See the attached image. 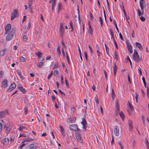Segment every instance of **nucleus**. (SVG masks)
I'll list each match as a JSON object with an SVG mask.
<instances>
[{
  "mask_svg": "<svg viewBox=\"0 0 149 149\" xmlns=\"http://www.w3.org/2000/svg\"><path fill=\"white\" fill-rule=\"evenodd\" d=\"M144 3V0H140L139 4L141 8L142 12H141L139 9L137 10L138 15L139 16L143 15L144 13L143 4Z\"/></svg>",
  "mask_w": 149,
  "mask_h": 149,
  "instance_id": "obj_1",
  "label": "nucleus"
},
{
  "mask_svg": "<svg viewBox=\"0 0 149 149\" xmlns=\"http://www.w3.org/2000/svg\"><path fill=\"white\" fill-rule=\"evenodd\" d=\"M15 30L12 29L6 36V40L7 41H9L11 40L13 38V35L15 33Z\"/></svg>",
  "mask_w": 149,
  "mask_h": 149,
  "instance_id": "obj_2",
  "label": "nucleus"
},
{
  "mask_svg": "<svg viewBox=\"0 0 149 149\" xmlns=\"http://www.w3.org/2000/svg\"><path fill=\"white\" fill-rule=\"evenodd\" d=\"M70 129L73 131H80L81 130L78 127L77 125L76 124H73L70 126Z\"/></svg>",
  "mask_w": 149,
  "mask_h": 149,
  "instance_id": "obj_3",
  "label": "nucleus"
},
{
  "mask_svg": "<svg viewBox=\"0 0 149 149\" xmlns=\"http://www.w3.org/2000/svg\"><path fill=\"white\" fill-rule=\"evenodd\" d=\"M63 24L61 23L60 24V28L59 33L62 38H63L64 36V29L63 26Z\"/></svg>",
  "mask_w": 149,
  "mask_h": 149,
  "instance_id": "obj_4",
  "label": "nucleus"
},
{
  "mask_svg": "<svg viewBox=\"0 0 149 149\" xmlns=\"http://www.w3.org/2000/svg\"><path fill=\"white\" fill-rule=\"evenodd\" d=\"M133 57L134 60L136 62H139V61H141L142 60V58H140L138 54H133Z\"/></svg>",
  "mask_w": 149,
  "mask_h": 149,
  "instance_id": "obj_5",
  "label": "nucleus"
},
{
  "mask_svg": "<svg viewBox=\"0 0 149 149\" xmlns=\"http://www.w3.org/2000/svg\"><path fill=\"white\" fill-rule=\"evenodd\" d=\"M11 26L10 24H8L6 25L5 28V34H7L9 32L11 29Z\"/></svg>",
  "mask_w": 149,
  "mask_h": 149,
  "instance_id": "obj_6",
  "label": "nucleus"
},
{
  "mask_svg": "<svg viewBox=\"0 0 149 149\" xmlns=\"http://www.w3.org/2000/svg\"><path fill=\"white\" fill-rule=\"evenodd\" d=\"M18 16V10H17L14 9V13L13 14L11 17V20H13L15 18Z\"/></svg>",
  "mask_w": 149,
  "mask_h": 149,
  "instance_id": "obj_7",
  "label": "nucleus"
},
{
  "mask_svg": "<svg viewBox=\"0 0 149 149\" xmlns=\"http://www.w3.org/2000/svg\"><path fill=\"white\" fill-rule=\"evenodd\" d=\"M75 117L69 118L67 119L66 122L67 123H72L75 122L76 120Z\"/></svg>",
  "mask_w": 149,
  "mask_h": 149,
  "instance_id": "obj_8",
  "label": "nucleus"
},
{
  "mask_svg": "<svg viewBox=\"0 0 149 149\" xmlns=\"http://www.w3.org/2000/svg\"><path fill=\"white\" fill-rule=\"evenodd\" d=\"M114 131L115 135L116 136H118L119 135V130L117 126H114Z\"/></svg>",
  "mask_w": 149,
  "mask_h": 149,
  "instance_id": "obj_9",
  "label": "nucleus"
},
{
  "mask_svg": "<svg viewBox=\"0 0 149 149\" xmlns=\"http://www.w3.org/2000/svg\"><path fill=\"white\" fill-rule=\"evenodd\" d=\"M16 86V84L15 83L11 84L10 87H9L8 89V91L10 92L11 91L13 90L15 88Z\"/></svg>",
  "mask_w": 149,
  "mask_h": 149,
  "instance_id": "obj_10",
  "label": "nucleus"
},
{
  "mask_svg": "<svg viewBox=\"0 0 149 149\" xmlns=\"http://www.w3.org/2000/svg\"><path fill=\"white\" fill-rule=\"evenodd\" d=\"M8 82L7 79H5L2 82V84L4 88H6L8 86Z\"/></svg>",
  "mask_w": 149,
  "mask_h": 149,
  "instance_id": "obj_11",
  "label": "nucleus"
},
{
  "mask_svg": "<svg viewBox=\"0 0 149 149\" xmlns=\"http://www.w3.org/2000/svg\"><path fill=\"white\" fill-rule=\"evenodd\" d=\"M6 115V111H0V118L4 117Z\"/></svg>",
  "mask_w": 149,
  "mask_h": 149,
  "instance_id": "obj_12",
  "label": "nucleus"
},
{
  "mask_svg": "<svg viewBox=\"0 0 149 149\" xmlns=\"http://www.w3.org/2000/svg\"><path fill=\"white\" fill-rule=\"evenodd\" d=\"M9 142V140L8 138H5L3 139V143L4 145H7Z\"/></svg>",
  "mask_w": 149,
  "mask_h": 149,
  "instance_id": "obj_13",
  "label": "nucleus"
},
{
  "mask_svg": "<svg viewBox=\"0 0 149 149\" xmlns=\"http://www.w3.org/2000/svg\"><path fill=\"white\" fill-rule=\"evenodd\" d=\"M135 45L140 50H142L143 49V47L141 45L139 42H136L135 43Z\"/></svg>",
  "mask_w": 149,
  "mask_h": 149,
  "instance_id": "obj_14",
  "label": "nucleus"
},
{
  "mask_svg": "<svg viewBox=\"0 0 149 149\" xmlns=\"http://www.w3.org/2000/svg\"><path fill=\"white\" fill-rule=\"evenodd\" d=\"M7 51V49H3L1 50L0 51V56H4L5 54V53Z\"/></svg>",
  "mask_w": 149,
  "mask_h": 149,
  "instance_id": "obj_15",
  "label": "nucleus"
},
{
  "mask_svg": "<svg viewBox=\"0 0 149 149\" xmlns=\"http://www.w3.org/2000/svg\"><path fill=\"white\" fill-rule=\"evenodd\" d=\"M116 111L117 112H118L119 111V105L118 102V100H116Z\"/></svg>",
  "mask_w": 149,
  "mask_h": 149,
  "instance_id": "obj_16",
  "label": "nucleus"
},
{
  "mask_svg": "<svg viewBox=\"0 0 149 149\" xmlns=\"http://www.w3.org/2000/svg\"><path fill=\"white\" fill-rule=\"evenodd\" d=\"M128 124L129 126L130 130H132L133 128L132 121L131 120H129L128 121Z\"/></svg>",
  "mask_w": 149,
  "mask_h": 149,
  "instance_id": "obj_17",
  "label": "nucleus"
},
{
  "mask_svg": "<svg viewBox=\"0 0 149 149\" xmlns=\"http://www.w3.org/2000/svg\"><path fill=\"white\" fill-rule=\"evenodd\" d=\"M59 127L61 130V134L63 136V137H64L65 136V133L64 131V129L63 127L61 126H60Z\"/></svg>",
  "mask_w": 149,
  "mask_h": 149,
  "instance_id": "obj_18",
  "label": "nucleus"
},
{
  "mask_svg": "<svg viewBox=\"0 0 149 149\" xmlns=\"http://www.w3.org/2000/svg\"><path fill=\"white\" fill-rule=\"evenodd\" d=\"M28 146L31 149H36L37 148V147L36 145L32 144H30Z\"/></svg>",
  "mask_w": 149,
  "mask_h": 149,
  "instance_id": "obj_19",
  "label": "nucleus"
},
{
  "mask_svg": "<svg viewBox=\"0 0 149 149\" xmlns=\"http://www.w3.org/2000/svg\"><path fill=\"white\" fill-rule=\"evenodd\" d=\"M116 67L117 65H116L115 63L114 64V66L113 67V71L114 72V75L115 76L116 74Z\"/></svg>",
  "mask_w": 149,
  "mask_h": 149,
  "instance_id": "obj_20",
  "label": "nucleus"
},
{
  "mask_svg": "<svg viewBox=\"0 0 149 149\" xmlns=\"http://www.w3.org/2000/svg\"><path fill=\"white\" fill-rule=\"evenodd\" d=\"M49 3H52V7H55L56 6V1L54 0H50L49 1Z\"/></svg>",
  "mask_w": 149,
  "mask_h": 149,
  "instance_id": "obj_21",
  "label": "nucleus"
},
{
  "mask_svg": "<svg viewBox=\"0 0 149 149\" xmlns=\"http://www.w3.org/2000/svg\"><path fill=\"white\" fill-rule=\"evenodd\" d=\"M33 140H34V139H33L32 138H26L23 140V141H22V142L24 143L26 142H27V141H33Z\"/></svg>",
  "mask_w": 149,
  "mask_h": 149,
  "instance_id": "obj_22",
  "label": "nucleus"
},
{
  "mask_svg": "<svg viewBox=\"0 0 149 149\" xmlns=\"http://www.w3.org/2000/svg\"><path fill=\"white\" fill-rule=\"evenodd\" d=\"M17 72L18 73V75H19L20 78L22 80L24 79V77L21 74V71L20 70H18L17 71Z\"/></svg>",
  "mask_w": 149,
  "mask_h": 149,
  "instance_id": "obj_23",
  "label": "nucleus"
},
{
  "mask_svg": "<svg viewBox=\"0 0 149 149\" xmlns=\"http://www.w3.org/2000/svg\"><path fill=\"white\" fill-rule=\"evenodd\" d=\"M89 29L88 30V33L90 34H92L93 33V30L90 24H89Z\"/></svg>",
  "mask_w": 149,
  "mask_h": 149,
  "instance_id": "obj_24",
  "label": "nucleus"
},
{
  "mask_svg": "<svg viewBox=\"0 0 149 149\" xmlns=\"http://www.w3.org/2000/svg\"><path fill=\"white\" fill-rule=\"evenodd\" d=\"M76 136L77 139L78 141H80L81 142V137L77 133V134H76Z\"/></svg>",
  "mask_w": 149,
  "mask_h": 149,
  "instance_id": "obj_25",
  "label": "nucleus"
},
{
  "mask_svg": "<svg viewBox=\"0 0 149 149\" xmlns=\"http://www.w3.org/2000/svg\"><path fill=\"white\" fill-rule=\"evenodd\" d=\"M19 89L22 92V93L24 94L25 93V90L24 88L22 87H19Z\"/></svg>",
  "mask_w": 149,
  "mask_h": 149,
  "instance_id": "obj_26",
  "label": "nucleus"
},
{
  "mask_svg": "<svg viewBox=\"0 0 149 149\" xmlns=\"http://www.w3.org/2000/svg\"><path fill=\"white\" fill-rule=\"evenodd\" d=\"M81 124L82 125H87L86 120L84 118H83L82 119V121L81 122Z\"/></svg>",
  "mask_w": 149,
  "mask_h": 149,
  "instance_id": "obj_27",
  "label": "nucleus"
},
{
  "mask_svg": "<svg viewBox=\"0 0 149 149\" xmlns=\"http://www.w3.org/2000/svg\"><path fill=\"white\" fill-rule=\"evenodd\" d=\"M36 54L38 58H40L42 57V54L41 52H38L37 53H36Z\"/></svg>",
  "mask_w": 149,
  "mask_h": 149,
  "instance_id": "obj_28",
  "label": "nucleus"
},
{
  "mask_svg": "<svg viewBox=\"0 0 149 149\" xmlns=\"http://www.w3.org/2000/svg\"><path fill=\"white\" fill-rule=\"evenodd\" d=\"M62 5V4L61 3H59L58 4V13L61 10V7Z\"/></svg>",
  "mask_w": 149,
  "mask_h": 149,
  "instance_id": "obj_29",
  "label": "nucleus"
},
{
  "mask_svg": "<svg viewBox=\"0 0 149 149\" xmlns=\"http://www.w3.org/2000/svg\"><path fill=\"white\" fill-rule=\"evenodd\" d=\"M128 49L129 52L130 53V54H132L133 53V50L132 49V46L127 47Z\"/></svg>",
  "mask_w": 149,
  "mask_h": 149,
  "instance_id": "obj_30",
  "label": "nucleus"
},
{
  "mask_svg": "<svg viewBox=\"0 0 149 149\" xmlns=\"http://www.w3.org/2000/svg\"><path fill=\"white\" fill-rule=\"evenodd\" d=\"M6 129V134H8L9 133L11 128L10 127H7Z\"/></svg>",
  "mask_w": 149,
  "mask_h": 149,
  "instance_id": "obj_31",
  "label": "nucleus"
},
{
  "mask_svg": "<svg viewBox=\"0 0 149 149\" xmlns=\"http://www.w3.org/2000/svg\"><path fill=\"white\" fill-rule=\"evenodd\" d=\"M26 128V127L24 126H20L18 128V130L19 131H22L23 130Z\"/></svg>",
  "mask_w": 149,
  "mask_h": 149,
  "instance_id": "obj_32",
  "label": "nucleus"
},
{
  "mask_svg": "<svg viewBox=\"0 0 149 149\" xmlns=\"http://www.w3.org/2000/svg\"><path fill=\"white\" fill-rule=\"evenodd\" d=\"M43 64L42 62H39L37 64V66L40 68L43 66Z\"/></svg>",
  "mask_w": 149,
  "mask_h": 149,
  "instance_id": "obj_33",
  "label": "nucleus"
},
{
  "mask_svg": "<svg viewBox=\"0 0 149 149\" xmlns=\"http://www.w3.org/2000/svg\"><path fill=\"white\" fill-rule=\"evenodd\" d=\"M119 115L120 117L122 119H123L124 118V115L122 111L120 112L119 113Z\"/></svg>",
  "mask_w": 149,
  "mask_h": 149,
  "instance_id": "obj_34",
  "label": "nucleus"
},
{
  "mask_svg": "<svg viewBox=\"0 0 149 149\" xmlns=\"http://www.w3.org/2000/svg\"><path fill=\"white\" fill-rule=\"evenodd\" d=\"M20 61L22 62H24L25 61V59L22 56H21L19 58Z\"/></svg>",
  "mask_w": 149,
  "mask_h": 149,
  "instance_id": "obj_35",
  "label": "nucleus"
},
{
  "mask_svg": "<svg viewBox=\"0 0 149 149\" xmlns=\"http://www.w3.org/2000/svg\"><path fill=\"white\" fill-rule=\"evenodd\" d=\"M28 39V38L26 36L24 35L23 36V40L24 42H25Z\"/></svg>",
  "mask_w": 149,
  "mask_h": 149,
  "instance_id": "obj_36",
  "label": "nucleus"
},
{
  "mask_svg": "<svg viewBox=\"0 0 149 149\" xmlns=\"http://www.w3.org/2000/svg\"><path fill=\"white\" fill-rule=\"evenodd\" d=\"M79 55H80L81 60V61H82L83 59H82V57L81 56V53L80 49L79 47Z\"/></svg>",
  "mask_w": 149,
  "mask_h": 149,
  "instance_id": "obj_37",
  "label": "nucleus"
},
{
  "mask_svg": "<svg viewBox=\"0 0 149 149\" xmlns=\"http://www.w3.org/2000/svg\"><path fill=\"white\" fill-rule=\"evenodd\" d=\"M31 26V24L30 22H29L28 23V26H26L25 27V29L27 30H29Z\"/></svg>",
  "mask_w": 149,
  "mask_h": 149,
  "instance_id": "obj_38",
  "label": "nucleus"
},
{
  "mask_svg": "<svg viewBox=\"0 0 149 149\" xmlns=\"http://www.w3.org/2000/svg\"><path fill=\"white\" fill-rule=\"evenodd\" d=\"M70 27L71 29V31H72L73 30L74 28L73 26L72 25V21H70Z\"/></svg>",
  "mask_w": 149,
  "mask_h": 149,
  "instance_id": "obj_39",
  "label": "nucleus"
},
{
  "mask_svg": "<svg viewBox=\"0 0 149 149\" xmlns=\"http://www.w3.org/2000/svg\"><path fill=\"white\" fill-rule=\"evenodd\" d=\"M142 79L143 81L145 87V88L147 87L146 86V82L145 81V78L144 77H143L142 78Z\"/></svg>",
  "mask_w": 149,
  "mask_h": 149,
  "instance_id": "obj_40",
  "label": "nucleus"
},
{
  "mask_svg": "<svg viewBox=\"0 0 149 149\" xmlns=\"http://www.w3.org/2000/svg\"><path fill=\"white\" fill-rule=\"evenodd\" d=\"M126 43L127 44V47H130L132 46L130 44V43L129 42V40H127Z\"/></svg>",
  "mask_w": 149,
  "mask_h": 149,
  "instance_id": "obj_41",
  "label": "nucleus"
},
{
  "mask_svg": "<svg viewBox=\"0 0 149 149\" xmlns=\"http://www.w3.org/2000/svg\"><path fill=\"white\" fill-rule=\"evenodd\" d=\"M57 51L58 54H59V55H60L61 53V51L59 47L58 46V47L57 49Z\"/></svg>",
  "mask_w": 149,
  "mask_h": 149,
  "instance_id": "obj_42",
  "label": "nucleus"
},
{
  "mask_svg": "<svg viewBox=\"0 0 149 149\" xmlns=\"http://www.w3.org/2000/svg\"><path fill=\"white\" fill-rule=\"evenodd\" d=\"M95 101L97 104H99L98 97L97 96H96L95 97Z\"/></svg>",
  "mask_w": 149,
  "mask_h": 149,
  "instance_id": "obj_43",
  "label": "nucleus"
},
{
  "mask_svg": "<svg viewBox=\"0 0 149 149\" xmlns=\"http://www.w3.org/2000/svg\"><path fill=\"white\" fill-rule=\"evenodd\" d=\"M145 143L146 146L148 148L149 147V143L147 139H146Z\"/></svg>",
  "mask_w": 149,
  "mask_h": 149,
  "instance_id": "obj_44",
  "label": "nucleus"
},
{
  "mask_svg": "<svg viewBox=\"0 0 149 149\" xmlns=\"http://www.w3.org/2000/svg\"><path fill=\"white\" fill-rule=\"evenodd\" d=\"M128 104L130 109L132 111L134 109L133 107L132 106L131 104L129 102H128Z\"/></svg>",
  "mask_w": 149,
  "mask_h": 149,
  "instance_id": "obj_45",
  "label": "nucleus"
},
{
  "mask_svg": "<svg viewBox=\"0 0 149 149\" xmlns=\"http://www.w3.org/2000/svg\"><path fill=\"white\" fill-rule=\"evenodd\" d=\"M22 144L20 145V146L19 147V148L20 149H22L23 147L25 145V144L23 143L22 142L21 143Z\"/></svg>",
  "mask_w": 149,
  "mask_h": 149,
  "instance_id": "obj_46",
  "label": "nucleus"
},
{
  "mask_svg": "<svg viewBox=\"0 0 149 149\" xmlns=\"http://www.w3.org/2000/svg\"><path fill=\"white\" fill-rule=\"evenodd\" d=\"M99 21L101 25L102 26L103 25V20L101 17H99Z\"/></svg>",
  "mask_w": 149,
  "mask_h": 149,
  "instance_id": "obj_47",
  "label": "nucleus"
},
{
  "mask_svg": "<svg viewBox=\"0 0 149 149\" xmlns=\"http://www.w3.org/2000/svg\"><path fill=\"white\" fill-rule=\"evenodd\" d=\"M24 112L25 114H26L28 113V110L27 109V108L26 107H25L24 108Z\"/></svg>",
  "mask_w": 149,
  "mask_h": 149,
  "instance_id": "obj_48",
  "label": "nucleus"
},
{
  "mask_svg": "<svg viewBox=\"0 0 149 149\" xmlns=\"http://www.w3.org/2000/svg\"><path fill=\"white\" fill-rule=\"evenodd\" d=\"M146 88H147V93L148 97V98L149 97V88L148 86Z\"/></svg>",
  "mask_w": 149,
  "mask_h": 149,
  "instance_id": "obj_49",
  "label": "nucleus"
},
{
  "mask_svg": "<svg viewBox=\"0 0 149 149\" xmlns=\"http://www.w3.org/2000/svg\"><path fill=\"white\" fill-rule=\"evenodd\" d=\"M58 72L57 70H55L54 72V74L55 76H56L58 73Z\"/></svg>",
  "mask_w": 149,
  "mask_h": 149,
  "instance_id": "obj_50",
  "label": "nucleus"
},
{
  "mask_svg": "<svg viewBox=\"0 0 149 149\" xmlns=\"http://www.w3.org/2000/svg\"><path fill=\"white\" fill-rule=\"evenodd\" d=\"M65 79V83L66 84V86L67 87H69V84L68 83V81L66 79V78Z\"/></svg>",
  "mask_w": 149,
  "mask_h": 149,
  "instance_id": "obj_51",
  "label": "nucleus"
},
{
  "mask_svg": "<svg viewBox=\"0 0 149 149\" xmlns=\"http://www.w3.org/2000/svg\"><path fill=\"white\" fill-rule=\"evenodd\" d=\"M119 36L120 37V38L121 40H123V36L121 33H120L119 34Z\"/></svg>",
  "mask_w": 149,
  "mask_h": 149,
  "instance_id": "obj_52",
  "label": "nucleus"
},
{
  "mask_svg": "<svg viewBox=\"0 0 149 149\" xmlns=\"http://www.w3.org/2000/svg\"><path fill=\"white\" fill-rule=\"evenodd\" d=\"M26 136V134H24V133H23L22 134H20L19 135V138L21 137H25Z\"/></svg>",
  "mask_w": 149,
  "mask_h": 149,
  "instance_id": "obj_53",
  "label": "nucleus"
},
{
  "mask_svg": "<svg viewBox=\"0 0 149 149\" xmlns=\"http://www.w3.org/2000/svg\"><path fill=\"white\" fill-rule=\"evenodd\" d=\"M96 49L97 51H99L100 49V47L98 45V44H96Z\"/></svg>",
  "mask_w": 149,
  "mask_h": 149,
  "instance_id": "obj_54",
  "label": "nucleus"
},
{
  "mask_svg": "<svg viewBox=\"0 0 149 149\" xmlns=\"http://www.w3.org/2000/svg\"><path fill=\"white\" fill-rule=\"evenodd\" d=\"M84 54L85 55V57L86 59V61H88V57H87V55L86 53V52H84Z\"/></svg>",
  "mask_w": 149,
  "mask_h": 149,
  "instance_id": "obj_55",
  "label": "nucleus"
},
{
  "mask_svg": "<svg viewBox=\"0 0 149 149\" xmlns=\"http://www.w3.org/2000/svg\"><path fill=\"white\" fill-rule=\"evenodd\" d=\"M109 32H110V34L111 35L113 36V35H114L113 33V31H112V30L111 29H109Z\"/></svg>",
  "mask_w": 149,
  "mask_h": 149,
  "instance_id": "obj_56",
  "label": "nucleus"
},
{
  "mask_svg": "<svg viewBox=\"0 0 149 149\" xmlns=\"http://www.w3.org/2000/svg\"><path fill=\"white\" fill-rule=\"evenodd\" d=\"M58 92L60 93L61 95H65V93H63L61 89L58 90Z\"/></svg>",
  "mask_w": 149,
  "mask_h": 149,
  "instance_id": "obj_57",
  "label": "nucleus"
},
{
  "mask_svg": "<svg viewBox=\"0 0 149 149\" xmlns=\"http://www.w3.org/2000/svg\"><path fill=\"white\" fill-rule=\"evenodd\" d=\"M53 73L52 71L49 74V75L48 76V79H49L50 78L52 77Z\"/></svg>",
  "mask_w": 149,
  "mask_h": 149,
  "instance_id": "obj_58",
  "label": "nucleus"
},
{
  "mask_svg": "<svg viewBox=\"0 0 149 149\" xmlns=\"http://www.w3.org/2000/svg\"><path fill=\"white\" fill-rule=\"evenodd\" d=\"M114 55L115 57V58L116 59H118V56L117 54V53L115 51V52L114 53Z\"/></svg>",
  "mask_w": 149,
  "mask_h": 149,
  "instance_id": "obj_59",
  "label": "nucleus"
},
{
  "mask_svg": "<svg viewBox=\"0 0 149 149\" xmlns=\"http://www.w3.org/2000/svg\"><path fill=\"white\" fill-rule=\"evenodd\" d=\"M140 18L142 21H144L146 20V19L144 17H141Z\"/></svg>",
  "mask_w": 149,
  "mask_h": 149,
  "instance_id": "obj_60",
  "label": "nucleus"
},
{
  "mask_svg": "<svg viewBox=\"0 0 149 149\" xmlns=\"http://www.w3.org/2000/svg\"><path fill=\"white\" fill-rule=\"evenodd\" d=\"M61 84H63L64 83V82H63V75H62L61 76Z\"/></svg>",
  "mask_w": 149,
  "mask_h": 149,
  "instance_id": "obj_61",
  "label": "nucleus"
},
{
  "mask_svg": "<svg viewBox=\"0 0 149 149\" xmlns=\"http://www.w3.org/2000/svg\"><path fill=\"white\" fill-rule=\"evenodd\" d=\"M89 14H90V17L91 19V20H93V15H92V13L91 12H90L89 13Z\"/></svg>",
  "mask_w": 149,
  "mask_h": 149,
  "instance_id": "obj_62",
  "label": "nucleus"
},
{
  "mask_svg": "<svg viewBox=\"0 0 149 149\" xmlns=\"http://www.w3.org/2000/svg\"><path fill=\"white\" fill-rule=\"evenodd\" d=\"M58 64L57 63H56L54 66V68H58Z\"/></svg>",
  "mask_w": 149,
  "mask_h": 149,
  "instance_id": "obj_63",
  "label": "nucleus"
},
{
  "mask_svg": "<svg viewBox=\"0 0 149 149\" xmlns=\"http://www.w3.org/2000/svg\"><path fill=\"white\" fill-rule=\"evenodd\" d=\"M111 95L112 96H115V94L113 89H112V90L111 91Z\"/></svg>",
  "mask_w": 149,
  "mask_h": 149,
  "instance_id": "obj_64",
  "label": "nucleus"
}]
</instances>
